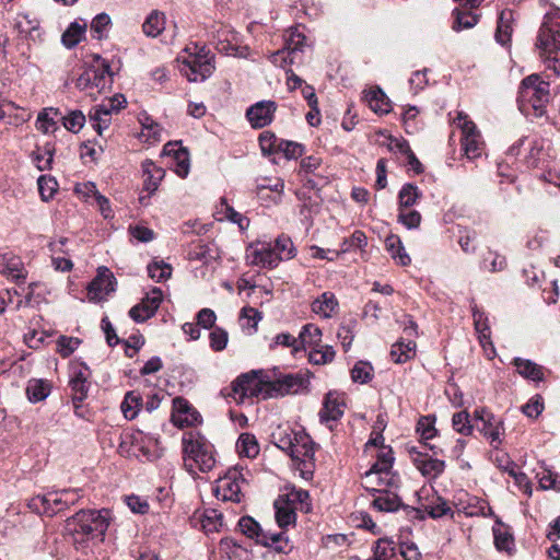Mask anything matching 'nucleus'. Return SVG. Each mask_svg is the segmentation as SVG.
Here are the masks:
<instances>
[{
	"label": "nucleus",
	"mask_w": 560,
	"mask_h": 560,
	"mask_svg": "<svg viewBox=\"0 0 560 560\" xmlns=\"http://www.w3.org/2000/svg\"><path fill=\"white\" fill-rule=\"evenodd\" d=\"M178 69L190 82H203L213 73L214 55L205 45L191 43L177 57Z\"/></svg>",
	"instance_id": "1"
},
{
	"label": "nucleus",
	"mask_w": 560,
	"mask_h": 560,
	"mask_svg": "<svg viewBox=\"0 0 560 560\" xmlns=\"http://www.w3.org/2000/svg\"><path fill=\"white\" fill-rule=\"evenodd\" d=\"M537 47L545 58L547 71L560 74V10L546 13L537 36Z\"/></svg>",
	"instance_id": "2"
},
{
	"label": "nucleus",
	"mask_w": 560,
	"mask_h": 560,
	"mask_svg": "<svg viewBox=\"0 0 560 560\" xmlns=\"http://www.w3.org/2000/svg\"><path fill=\"white\" fill-rule=\"evenodd\" d=\"M184 465L194 474L197 467L200 471H210L215 465L213 445L199 432L189 431L183 435Z\"/></svg>",
	"instance_id": "3"
},
{
	"label": "nucleus",
	"mask_w": 560,
	"mask_h": 560,
	"mask_svg": "<svg viewBox=\"0 0 560 560\" xmlns=\"http://www.w3.org/2000/svg\"><path fill=\"white\" fill-rule=\"evenodd\" d=\"M549 82L541 80L538 74H530L522 80L518 90V104L523 113L542 117L550 98Z\"/></svg>",
	"instance_id": "4"
},
{
	"label": "nucleus",
	"mask_w": 560,
	"mask_h": 560,
	"mask_svg": "<svg viewBox=\"0 0 560 560\" xmlns=\"http://www.w3.org/2000/svg\"><path fill=\"white\" fill-rule=\"evenodd\" d=\"M112 83L113 73L108 61L95 56L92 63L77 79L75 86L94 97L96 94L109 90Z\"/></svg>",
	"instance_id": "5"
},
{
	"label": "nucleus",
	"mask_w": 560,
	"mask_h": 560,
	"mask_svg": "<svg viewBox=\"0 0 560 560\" xmlns=\"http://www.w3.org/2000/svg\"><path fill=\"white\" fill-rule=\"evenodd\" d=\"M110 520L109 510H80L68 520L69 525H74V532L88 539L102 538Z\"/></svg>",
	"instance_id": "6"
},
{
	"label": "nucleus",
	"mask_w": 560,
	"mask_h": 560,
	"mask_svg": "<svg viewBox=\"0 0 560 560\" xmlns=\"http://www.w3.org/2000/svg\"><path fill=\"white\" fill-rule=\"evenodd\" d=\"M269 376L264 371H252L240 375L232 383L233 398L243 401L245 398L258 397L268 399Z\"/></svg>",
	"instance_id": "7"
},
{
	"label": "nucleus",
	"mask_w": 560,
	"mask_h": 560,
	"mask_svg": "<svg viewBox=\"0 0 560 560\" xmlns=\"http://www.w3.org/2000/svg\"><path fill=\"white\" fill-rule=\"evenodd\" d=\"M289 455L296 463L304 478L312 477L315 466V443L307 433L298 431V438H294V446Z\"/></svg>",
	"instance_id": "8"
},
{
	"label": "nucleus",
	"mask_w": 560,
	"mask_h": 560,
	"mask_svg": "<svg viewBox=\"0 0 560 560\" xmlns=\"http://www.w3.org/2000/svg\"><path fill=\"white\" fill-rule=\"evenodd\" d=\"M454 124L462 130L460 141L466 156L470 160L480 156L483 150V141L475 122L465 113L458 112Z\"/></svg>",
	"instance_id": "9"
},
{
	"label": "nucleus",
	"mask_w": 560,
	"mask_h": 560,
	"mask_svg": "<svg viewBox=\"0 0 560 560\" xmlns=\"http://www.w3.org/2000/svg\"><path fill=\"white\" fill-rule=\"evenodd\" d=\"M245 481L242 470L231 468L217 480L214 495L222 501L240 503L244 497L242 488Z\"/></svg>",
	"instance_id": "10"
},
{
	"label": "nucleus",
	"mask_w": 560,
	"mask_h": 560,
	"mask_svg": "<svg viewBox=\"0 0 560 560\" xmlns=\"http://www.w3.org/2000/svg\"><path fill=\"white\" fill-rule=\"evenodd\" d=\"M394 463L393 451L390 448H383L376 458V462L363 476V485L365 488L374 486V479L377 474H383L386 480H389V488H398L400 483L399 476L392 470Z\"/></svg>",
	"instance_id": "11"
},
{
	"label": "nucleus",
	"mask_w": 560,
	"mask_h": 560,
	"mask_svg": "<svg viewBox=\"0 0 560 560\" xmlns=\"http://www.w3.org/2000/svg\"><path fill=\"white\" fill-rule=\"evenodd\" d=\"M308 385V377L302 373L283 374L276 380L269 378V392L267 396L272 398L300 394L307 390Z\"/></svg>",
	"instance_id": "12"
},
{
	"label": "nucleus",
	"mask_w": 560,
	"mask_h": 560,
	"mask_svg": "<svg viewBox=\"0 0 560 560\" xmlns=\"http://www.w3.org/2000/svg\"><path fill=\"white\" fill-rule=\"evenodd\" d=\"M366 489L371 491L373 495L372 506L380 512H395L401 506L415 514L421 512L419 509L405 506L396 492L397 488L377 489L374 486H370V488Z\"/></svg>",
	"instance_id": "13"
},
{
	"label": "nucleus",
	"mask_w": 560,
	"mask_h": 560,
	"mask_svg": "<svg viewBox=\"0 0 560 560\" xmlns=\"http://www.w3.org/2000/svg\"><path fill=\"white\" fill-rule=\"evenodd\" d=\"M115 290L116 279L113 272L106 267H101L97 270V276L88 287V294L91 301L100 302L105 300Z\"/></svg>",
	"instance_id": "14"
},
{
	"label": "nucleus",
	"mask_w": 560,
	"mask_h": 560,
	"mask_svg": "<svg viewBox=\"0 0 560 560\" xmlns=\"http://www.w3.org/2000/svg\"><path fill=\"white\" fill-rule=\"evenodd\" d=\"M162 300V290L153 288L139 304L130 308L129 316L137 323H143L155 315Z\"/></svg>",
	"instance_id": "15"
},
{
	"label": "nucleus",
	"mask_w": 560,
	"mask_h": 560,
	"mask_svg": "<svg viewBox=\"0 0 560 560\" xmlns=\"http://www.w3.org/2000/svg\"><path fill=\"white\" fill-rule=\"evenodd\" d=\"M246 260L250 266L268 269L279 265V257H276L271 244L267 243L250 244L246 249Z\"/></svg>",
	"instance_id": "16"
},
{
	"label": "nucleus",
	"mask_w": 560,
	"mask_h": 560,
	"mask_svg": "<svg viewBox=\"0 0 560 560\" xmlns=\"http://www.w3.org/2000/svg\"><path fill=\"white\" fill-rule=\"evenodd\" d=\"M27 506L33 512L48 516H54L67 509L59 490L50 491L46 494L32 498L28 501Z\"/></svg>",
	"instance_id": "17"
},
{
	"label": "nucleus",
	"mask_w": 560,
	"mask_h": 560,
	"mask_svg": "<svg viewBox=\"0 0 560 560\" xmlns=\"http://www.w3.org/2000/svg\"><path fill=\"white\" fill-rule=\"evenodd\" d=\"M171 420L174 425L185 428L200 423L201 417L187 399L178 396L173 399Z\"/></svg>",
	"instance_id": "18"
},
{
	"label": "nucleus",
	"mask_w": 560,
	"mask_h": 560,
	"mask_svg": "<svg viewBox=\"0 0 560 560\" xmlns=\"http://www.w3.org/2000/svg\"><path fill=\"white\" fill-rule=\"evenodd\" d=\"M277 105L272 101H260L249 106L246 110V118L255 129L264 128L271 124Z\"/></svg>",
	"instance_id": "19"
},
{
	"label": "nucleus",
	"mask_w": 560,
	"mask_h": 560,
	"mask_svg": "<svg viewBox=\"0 0 560 560\" xmlns=\"http://www.w3.org/2000/svg\"><path fill=\"white\" fill-rule=\"evenodd\" d=\"M410 455L413 465L425 478L435 479L441 476L445 469L444 460L432 458L428 454L418 452L416 447L410 448Z\"/></svg>",
	"instance_id": "20"
},
{
	"label": "nucleus",
	"mask_w": 560,
	"mask_h": 560,
	"mask_svg": "<svg viewBox=\"0 0 560 560\" xmlns=\"http://www.w3.org/2000/svg\"><path fill=\"white\" fill-rule=\"evenodd\" d=\"M89 368L84 363H74L70 368L69 385L73 393V399L83 401L88 397L90 384Z\"/></svg>",
	"instance_id": "21"
},
{
	"label": "nucleus",
	"mask_w": 560,
	"mask_h": 560,
	"mask_svg": "<svg viewBox=\"0 0 560 560\" xmlns=\"http://www.w3.org/2000/svg\"><path fill=\"white\" fill-rule=\"evenodd\" d=\"M345 412L343 396L337 392H329L326 394L323 408L319 411V418L323 423L337 421Z\"/></svg>",
	"instance_id": "22"
},
{
	"label": "nucleus",
	"mask_w": 560,
	"mask_h": 560,
	"mask_svg": "<svg viewBox=\"0 0 560 560\" xmlns=\"http://www.w3.org/2000/svg\"><path fill=\"white\" fill-rule=\"evenodd\" d=\"M0 273L20 283L25 280L26 271L20 257L12 253L0 254Z\"/></svg>",
	"instance_id": "23"
},
{
	"label": "nucleus",
	"mask_w": 560,
	"mask_h": 560,
	"mask_svg": "<svg viewBox=\"0 0 560 560\" xmlns=\"http://www.w3.org/2000/svg\"><path fill=\"white\" fill-rule=\"evenodd\" d=\"M142 177H143V189L153 195L165 176V170L158 166L152 160H144L141 164Z\"/></svg>",
	"instance_id": "24"
},
{
	"label": "nucleus",
	"mask_w": 560,
	"mask_h": 560,
	"mask_svg": "<svg viewBox=\"0 0 560 560\" xmlns=\"http://www.w3.org/2000/svg\"><path fill=\"white\" fill-rule=\"evenodd\" d=\"M479 431L494 448H498L502 444V435L504 434V424L502 419L494 415H489V417L481 422Z\"/></svg>",
	"instance_id": "25"
},
{
	"label": "nucleus",
	"mask_w": 560,
	"mask_h": 560,
	"mask_svg": "<svg viewBox=\"0 0 560 560\" xmlns=\"http://www.w3.org/2000/svg\"><path fill=\"white\" fill-rule=\"evenodd\" d=\"M230 35L234 38L233 33L225 27H221L217 31V35L214 36L217 49L228 56L247 57L248 47L232 44L229 38Z\"/></svg>",
	"instance_id": "26"
},
{
	"label": "nucleus",
	"mask_w": 560,
	"mask_h": 560,
	"mask_svg": "<svg viewBox=\"0 0 560 560\" xmlns=\"http://www.w3.org/2000/svg\"><path fill=\"white\" fill-rule=\"evenodd\" d=\"M273 508L276 511V522L280 528L284 529L289 525L295 524V506H293L288 500H284L283 495H279V498L273 502Z\"/></svg>",
	"instance_id": "27"
},
{
	"label": "nucleus",
	"mask_w": 560,
	"mask_h": 560,
	"mask_svg": "<svg viewBox=\"0 0 560 560\" xmlns=\"http://www.w3.org/2000/svg\"><path fill=\"white\" fill-rule=\"evenodd\" d=\"M472 318H474V325L475 329L478 334L479 341L483 349L487 350V345L490 346L491 351L494 352L493 345L490 339V327L488 323V317L483 312L478 310L477 305L472 306Z\"/></svg>",
	"instance_id": "28"
},
{
	"label": "nucleus",
	"mask_w": 560,
	"mask_h": 560,
	"mask_svg": "<svg viewBox=\"0 0 560 560\" xmlns=\"http://www.w3.org/2000/svg\"><path fill=\"white\" fill-rule=\"evenodd\" d=\"M385 247L386 250L389 253L390 257L400 266H409L411 262V259L409 255L407 254L402 242L400 237L396 234H389L385 238Z\"/></svg>",
	"instance_id": "29"
},
{
	"label": "nucleus",
	"mask_w": 560,
	"mask_h": 560,
	"mask_svg": "<svg viewBox=\"0 0 560 560\" xmlns=\"http://www.w3.org/2000/svg\"><path fill=\"white\" fill-rule=\"evenodd\" d=\"M337 308L338 301L335 294L329 291L324 292L312 303V311L324 318L331 317Z\"/></svg>",
	"instance_id": "30"
},
{
	"label": "nucleus",
	"mask_w": 560,
	"mask_h": 560,
	"mask_svg": "<svg viewBox=\"0 0 560 560\" xmlns=\"http://www.w3.org/2000/svg\"><path fill=\"white\" fill-rule=\"evenodd\" d=\"M416 353V341L413 339L399 340L392 346L390 358L395 363H404L410 360Z\"/></svg>",
	"instance_id": "31"
},
{
	"label": "nucleus",
	"mask_w": 560,
	"mask_h": 560,
	"mask_svg": "<svg viewBox=\"0 0 560 560\" xmlns=\"http://www.w3.org/2000/svg\"><path fill=\"white\" fill-rule=\"evenodd\" d=\"M514 365L517 372L525 378L532 380L534 382H540L544 380L542 366L530 360L515 358Z\"/></svg>",
	"instance_id": "32"
},
{
	"label": "nucleus",
	"mask_w": 560,
	"mask_h": 560,
	"mask_svg": "<svg viewBox=\"0 0 560 560\" xmlns=\"http://www.w3.org/2000/svg\"><path fill=\"white\" fill-rule=\"evenodd\" d=\"M512 19L513 13L511 10H502L499 15L495 39L501 45H506L511 40Z\"/></svg>",
	"instance_id": "33"
},
{
	"label": "nucleus",
	"mask_w": 560,
	"mask_h": 560,
	"mask_svg": "<svg viewBox=\"0 0 560 560\" xmlns=\"http://www.w3.org/2000/svg\"><path fill=\"white\" fill-rule=\"evenodd\" d=\"M422 508L432 518H440L448 514L453 517L448 502L440 495H433L431 500L422 504Z\"/></svg>",
	"instance_id": "34"
},
{
	"label": "nucleus",
	"mask_w": 560,
	"mask_h": 560,
	"mask_svg": "<svg viewBox=\"0 0 560 560\" xmlns=\"http://www.w3.org/2000/svg\"><path fill=\"white\" fill-rule=\"evenodd\" d=\"M165 28V15L164 13L154 10L152 11L142 24L143 33L149 37L159 36Z\"/></svg>",
	"instance_id": "35"
},
{
	"label": "nucleus",
	"mask_w": 560,
	"mask_h": 560,
	"mask_svg": "<svg viewBox=\"0 0 560 560\" xmlns=\"http://www.w3.org/2000/svg\"><path fill=\"white\" fill-rule=\"evenodd\" d=\"M58 108H44L37 116L36 128L44 133H50L57 130L56 118L60 116Z\"/></svg>",
	"instance_id": "36"
},
{
	"label": "nucleus",
	"mask_w": 560,
	"mask_h": 560,
	"mask_svg": "<svg viewBox=\"0 0 560 560\" xmlns=\"http://www.w3.org/2000/svg\"><path fill=\"white\" fill-rule=\"evenodd\" d=\"M112 114L108 109H105L104 106L96 105L90 112V121L94 130L98 133V136H103L104 130H106L112 122Z\"/></svg>",
	"instance_id": "37"
},
{
	"label": "nucleus",
	"mask_w": 560,
	"mask_h": 560,
	"mask_svg": "<svg viewBox=\"0 0 560 560\" xmlns=\"http://www.w3.org/2000/svg\"><path fill=\"white\" fill-rule=\"evenodd\" d=\"M366 100L371 109L378 114H387L390 110L388 97L381 89H371L366 94Z\"/></svg>",
	"instance_id": "38"
},
{
	"label": "nucleus",
	"mask_w": 560,
	"mask_h": 560,
	"mask_svg": "<svg viewBox=\"0 0 560 560\" xmlns=\"http://www.w3.org/2000/svg\"><path fill=\"white\" fill-rule=\"evenodd\" d=\"M50 393L48 382L44 380H31L26 386V395L31 402L44 400Z\"/></svg>",
	"instance_id": "39"
},
{
	"label": "nucleus",
	"mask_w": 560,
	"mask_h": 560,
	"mask_svg": "<svg viewBox=\"0 0 560 560\" xmlns=\"http://www.w3.org/2000/svg\"><path fill=\"white\" fill-rule=\"evenodd\" d=\"M272 249L276 252V257H279V262L293 258L296 253L292 240L284 234L277 237Z\"/></svg>",
	"instance_id": "40"
},
{
	"label": "nucleus",
	"mask_w": 560,
	"mask_h": 560,
	"mask_svg": "<svg viewBox=\"0 0 560 560\" xmlns=\"http://www.w3.org/2000/svg\"><path fill=\"white\" fill-rule=\"evenodd\" d=\"M320 337L322 331L317 326L313 324L304 325L298 338L300 350L317 345L320 341Z\"/></svg>",
	"instance_id": "41"
},
{
	"label": "nucleus",
	"mask_w": 560,
	"mask_h": 560,
	"mask_svg": "<svg viewBox=\"0 0 560 560\" xmlns=\"http://www.w3.org/2000/svg\"><path fill=\"white\" fill-rule=\"evenodd\" d=\"M294 438H298V431H293L289 428H279L272 433V439L277 447L285 452L288 455L294 446Z\"/></svg>",
	"instance_id": "42"
},
{
	"label": "nucleus",
	"mask_w": 560,
	"mask_h": 560,
	"mask_svg": "<svg viewBox=\"0 0 560 560\" xmlns=\"http://www.w3.org/2000/svg\"><path fill=\"white\" fill-rule=\"evenodd\" d=\"M472 9L466 7L465 10L455 9L453 14L455 16L453 30L462 31L475 26L478 22V15L471 12Z\"/></svg>",
	"instance_id": "43"
},
{
	"label": "nucleus",
	"mask_w": 560,
	"mask_h": 560,
	"mask_svg": "<svg viewBox=\"0 0 560 560\" xmlns=\"http://www.w3.org/2000/svg\"><path fill=\"white\" fill-rule=\"evenodd\" d=\"M258 544L273 548L278 552H282L288 546V538L283 532L270 533L264 530L261 538H258Z\"/></svg>",
	"instance_id": "44"
},
{
	"label": "nucleus",
	"mask_w": 560,
	"mask_h": 560,
	"mask_svg": "<svg viewBox=\"0 0 560 560\" xmlns=\"http://www.w3.org/2000/svg\"><path fill=\"white\" fill-rule=\"evenodd\" d=\"M421 191L413 184H405L398 194L399 209L410 208L420 199Z\"/></svg>",
	"instance_id": "45"
},
{
	"label": "nucleus",
	"mask_w": 560,
	"mask_h": 560,
	"mask_svg": "<svg viewBox=\"0 0 560 560\" xmlns=\"http://www.w3.org/2000/svg\"><path fill=\"white\" fill-rule=\"evenodd\" d=\"M55 147L52 143L47 142L44 147L37 148L33 153L34 162L39 171L49 170L51 167Z\"/></svg>",
	"instance_id": "46"
},
{
	"label": "nucleus",
	"mask_w": 560,
	"mask_h": 560,
	"mask_svg": "<svg viewBox=\"0 0 560 560\" xmlns=\"http://www.w3.org/2000/svg\"><path fill=\"white\" fill-rule=\"evenodd\" d=\"M85 27V24L81 25L77 22L71 23L61 36L62 44L67 48H73L77 46L84 37Z\"/></svg>",
	"instance_id": "47"
},
{
	"label": "nucleus",
	"mask_w": 560,
	"mask_h": 560,
	"mask_svg": "<svg viewBox=\"0 0 560 560\" xmlns=\"http://www.w3.org/2000/svg\"><path fill=\"white\" fill-rule=\"evenodd\" d=\"M142 405V398L140 394L136 392H129L126 394L124 401L121 402V411L126 419L132 420L138 415V411Z\"/></svg>",
	"instance_id": "48"
},
{
	"label": "nucleus",
	"mask_w": 560,
	"mask_h": 560,
	"mask_svg": "<svg viewBox=\"0 0 560 560\" xmlns=\"http://www.w3.org/2000/svg\"><path fill=\"white\" fill-rule=\"evenodd\" d=\"M237 448L241 455L248 458H254L259 453V445L255 435L249 433H242L237 441Z\"/></svg>",
	"instance_id": "49"
},
{
	"label": "nucleus",
	"mask_w": 560,
	"mask_h": 560,
	"mask_svg": "<svg viewBox=\"0 0 560 560\" xmlns=\"http://www.w3.org/2000/svg\"><path fill=\"white\" fill-rule=\"evenodd\" d=\"M467 516H490L492 509L485 501L479 500L477 497L469 498L468 504L459 509Z\"/></svg>",
	"instance_id": "50"
},
{
	"label": "nucleus",
	"mask_w": 560,
	"mask_h": 560,
	"mask_svg": "<svg viewBox=\"0 0 560 560\" xmlns=\"http://www.w3.org/2000/svg\"><path fill=\"white\" fill-rule=\"evenodd\" d=\"M374 375V369L370 362L359 361L351 370V378L354 383L366 384Z\"/></svg>",
	"instance_id": "51"
},
{
	"label": "nucleus",
	"mask_w": 560,
	"mask_h": 560,
	"mask_svg": "<svg viewBox=\"0 0 560 560\" xmlns=\"http://www.w3.org/2000/svg\"><path fill=\"white\" fill-rule=\"evenodd\" d=\"M238 527L241 532L250 539H255L258 542V538H261L264 529L260 524L250 516H243L238 521Z\"/></svg>",
	"instance_id": "52"
},
{
	"label": "nucleus",
	"mask_w": 560,
	"mask_h": 560,
	"mask_svg": "<svg viewBox=\"0 0 560 560\" xmlns=\"http://www.w3.org/2000/svg\"><path fill=\"white\" fill-rule=\"evenodd\" d=\"M335 350L331 346H322L318 349H313L308 353V361L312 364L323 365L330 363L335 358Z\"/></svg>",
	"instance_id": "53"
},
{
	"label": "nucleus",
	"mask_w": 560,
	"mask_h": 560,
	"mask_svg": "<svg viewBox=\"0 0 560 560\" xmlns=\"http://www.w3.org/2000/svg\"><path fill=\"white\" fill-rule=\"evenodd\" d=\"M395 555L394 541L380 538L373 548V557L370 560H389Z\"/></svg>",
	"instance_id": "54"
},
{
	"label": "nucleus",
	"mask_w": 560,
	"mask_h": 560,
	"mask_svg": "<svg viewBox=\"0 0 560 560\" xmlns=\"http://www.w3.org/2000/svg\"><path fill=\"white\" fill-rule=\"evenodd\" d=\"M38 191L43 201L50 200L58 188V183L55 178L46 175L39 176L38 180Z\"/></svg>",
	"instance_id": "55"
},
{
	"label": "nucleus",
	"mask_w": 560,
	"mask_h": 560,
	"mask_svg": "<svg viewBox=\"0 0 560 560\" xmlns=\"http://www.w3.org/2000/svg\"><path fill=\"white\" fill-rule=\"evenodd\" d=\"M258 140L264 155L278 153V144L281 139L278 138L273 132L264 131L260 133Z\"/></svg>",
	"instance_id": "56"
},
{
	"label": "nucleus",
	"mask_w": 560,
	"mask_h": 560,
	"mask_svg": "<svg viewBox=\"0 0 560 560\" xmlns=\"http://www.w3.org/2000/svg\"><path fill=\"white\" fill-rule=\"evenodd\" d=\"M304 147L295 141H289L281 139L278 144V153H282L288 160H295L302 156Z\"/></svg>",
	"instance_id": "57"
},
{
	"label": "nucleus",
	"mask_w": 560,
	"mask_h": 560,
	"mask_svg": "<svg viewBox=\"0 0 560 560\" xmlns=\"http://www.w3.org/2000/svg\"><path fill=\"white\" fill-rule=\"evenodd\" d=\"M493 536L497 549L510 551L513 548V537L501 524L498 527H493Z\"/></svg>",
	"instance_id": "58"
},
{
	"label": "nucleus",
	"mask_w": 560,
	"mask_h": 560,
	"mask_svg": "<svg viewBox=\"0 0 560 560\" xmlns=\"http://www.w3.org/2000/svg\"><path fill=\"white\" fill-rule=\"evenodd\" d=\"M452 425L456 432L463 435H470L474 429L469 420V413L465 410L453 415Z\"/></svg>",
	"instance_id": "59"
},
{
	"label": "nucleus",
	"mask_w": 560,
	"mask_h": 560,
	"mask_svg": "<svg viewBox=\"0 0 560 560\" xmlns=\"http://www.w3.org/2000/svg\"><path fill=\"white\" fill-rule=\"evenodd\" d=\"M261 319V314L254 307H243L241 311L240 322L243 328H247L253 332L257 328L258 322Z\"/></svg>",
	"instance_id": "60"
},
{
	"label": "nucleus",
	"mask_w": 560,
	"mask_h": 560,
	"mask_svg": "<svg viewBox=\"0 0 560 560\" xmlns=\"http://www.w3.org/2000/svg\"><path fill=\"white\" fill-rule=\"evenodd\" d=\"M85 124V116L81 110H71L67 116L62 117L63 127L73 132H79Z\"/></svg>",
	"instance_id": "61"
},
{
	"label": "nucleus",
	"mask_w": 560,
	"mask_h": 560,
	"mask_svg": "<svg viewBox=\"0 0 560 560\" xmlns=\"http://www.w3.org/2000/svg\"><path fill=\"white\" fill-rule=\"evenodd\" d=\"M149 277L156 282L167 280L172 275V267L164 261H154L148 266Z\"/></svg>",
	"instance_id": "62"
},
{
	"label": "nucleus",
	"mask_w": 560,
	"mask_h": 560,
	"mask_svg": "<svg viewBox=\"0 0 560 560\" xmlns=\"http://www.w3.org/2000/svg\"><path fill=\"white\" fill-rule=\"evenodd\" d=\"M434 423H435L434 416H422L418 420L417 432L420 434V436L422 439L431 440L438 433V430L435 429Z\"/></svg>",
	"instance_id": "63"
},
{
	"label": "nucleus",
	"mask_w": 560,
	"mask_h": 560,
	"mask_svg": "<svg viewBox=\"0 0 560 560\" xmlns=\"http://www.w3.org/2000/svg\"><path fill=\"white\" fill-rule=\"evenodd\" d=\"M210 348L213 351H222L226 348L229 341V334L221 327H214L209 334Z\"/></svg>",
	"instance_id": "64"
}]
</instances>
